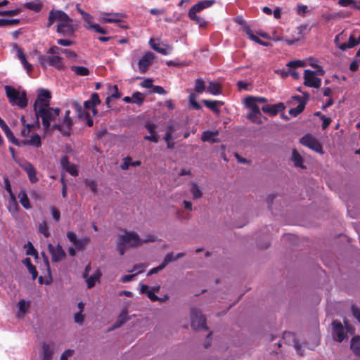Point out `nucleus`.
Here are the masks:
<instances>
[{
  "label": "nucleus",
  "mask_w": 360,
  "mask_h": 360,
  "mask_svg": "<svg viewBox=\"0 0 360 360\" xmlns=\"http://www.w3.org/2000/svg\"><path fill=\"white\" fill-rule=\"evenodd\" d=\"M55 22L57 23L56 32L63 36H72L77 29L74 20L61 10L50 11L46 27H50Z\"/></svg>",
  "instance_id": "obj_1"
},
{
  "label": "nucleus",
  "mask_w": 360,
  "mask_h": 360,
  "mask_svg": "<svg viewBox=\"0 0 360 360\" xmlns=\"http://www.w3.org/2000/svg\"><path fill=\"white\" fill-rule=\"evenodd\" d=\"M124 234L120 235L117 240V248L121 255H123L129 248H135L142 245V240L135 231L123 230Z\"/></svg>",
  "instance_id": "obj_2"
},
{
  "label": "nucleus",
  "mask_w": 360,
  "mask_h": 360,
  "mask_svg": "<svg viewBox=\"0 0 360 360\" xmlns=\"http://www.w3.org/2000/svg\"><path fill=\"white\" fill-rule=\"evenodd\" d=\"M37 118L40 117L42 120V125L46 131L51 129V122L56 120L60 113L59 108H52L51 106L45 108H38L34 112Z\"/></svg>",
  "instance_id": "obj_3"
},
{
  "label": "nucleus",
  "mask_w": 360,
  "mask_h": 360,
  "mask_svg": "<svg viewBox=\"0 0 360 360\" xmlns=\"http://www.w3.org/2000/svg\"><path fill=\"white\" fill-rule=\"evenodd\" d=\"M215 4V0H202L193 5L189 10L188 15L189 18L195 22L200 27H205L207 25V21L197 15L203 9L209 8Z\"/></svg>",
  "instance_id": "obj_4"
},
{
  "label": "nucleus",
  "mask_w": 360,
  "mask_h": 360,
  "mask_svg": "<svg viewBox=\"0 0 360 360\" xmlns=\"http://www.w3.org/2000/svg\"><path fill=\"white\" fill-rule=\"evenodd\" d=\"M6 96L12 105H18L24 108L27 105V98L25 91H19L11 86L6 85L4 87Z\"/></svg>",
  "instance_id": "obj_5"
},
{
  "label": "nucleus",
  "mask_w": 360,
  "mask_h": 360,
  "mask_svg": "<svg viewBox=\"0 0 360 360\" xmlns=\"http://www.w3.org/2000/svg\"><path fill=\"white\" fill-rule=\"evenodd\" d=\"M39 62L43 68H46L48 65H50L58 70H62L65 67L63 58L58 56H40Z\"/></svg>",
  "instance_id": "obj_6"
},
{
  "label": "nucleus",
  "mask_w": 360,
  "mask_h": 360,
  "mask_svg": "<svg viewBox=\"0 0 360 360\" xmlns=\"http://www.w3.org/2000/svg\"><path fill=\"white\" fill-rule=\"evenodd\" d=\"M51 98V95L49 91L44 89H40L34 103V111H37L38 108L49 107Z\"/></svg>",
  "instance_id": "obj_7"
},
{
  "label": "nucleus",
  "mask_w": 360,
  "mask_h": 360,
  "mask_svg": "<svg viewBox=\"0 0 360 360\" xmlns=\"http://www.w3.org/2000/svg\"><path fill=\"white\" fill-rule=\"evenodd\" d=\"M191 327L194 330L204 328L208 330L206 326V319L201 314V311L197 309H192L191 311Z\"/></svg>",
  "instance_id": "obj_8"
},
{
  "label": "nucleus",
  "mask_w": 360,
  "mask_h": 360,
  "mask_svg": "<svg viewBox=\"0 0 360 360\" xmlns=\"http://www.w3.org/2000/svg\"><path fill=\"white\" fill-rule=\"evenodd\" d=\"M73 121L72 117H64L61 123H54L51 127V130H58L63 136H70Z\"/></svg>",
  "instance_id": "obj_9"
},
{
  "label": "nucleus",
  "mask_w": 360,
  "mask_h": 360,
  "mask_svg": "<svg viewBox=\"0 0 360 360\" xmlns=\"http://www.w3.org/2000/svg\"><path fill=\"white\" fill-rule=\"evenodd\" d=\"M300 143L303 146H305L320 154H323V150L321 143L319 142V141L316 138H314L311 134H307V135L304 136L301 139Z\"/></svg>",
  "instance_id": "obj_10"
},
{
  "label": "nucleus",
  "mask_w": 360,
  "mask_h": 360,
  "mask_svg": "<svg viewBox=\"0 0 360 360\" xmlns=\"http://www.w3.org/2000/svg\"><path fill=\"white\" fill-rule=\"evenodd\" d=\"M321 79L316 77V72L305 70L304 72V84L309 87L318 89L321 86Z\"/></svg>",
  "instance_id": "obj_11"
},
{
  "label": "nucleus",
  "mask_w": 360,
  "mask_h": 360,
  "mask_svg": "<svg viewBox=\"0 0 360 360\" xmlns=\"http://www.w3.org/2000/svg\"><path fill=\"white\" fill-rule=\"evenodd\" d=\"M67 238L73 243L75 249L79 251L83 250L90 241V238L88 236L78 239L76 233L72 231L67 233Z\"/></svg>",
  "instance_id": "obj_12"
},
{
  "label": "nucleus",
  "mask_w": 360,
  "mask_h": 360,
  "mask_svg": "<svg viewBox=\"0 0 360 360\" xmlns=\"http://www.w3.org/2000/svg\"><path fill=\"white\" fill-rule=\"evenodd\" d=\"M155 55L150 51L146 52L139 60L138 68L139 71L141 74L146 73L148 68L152 65Z\"/></svg>",
  "instance_id": "obj_13"
},
{
  "label": "nucleus",
  "mask_w": 360,
  "mask_h": 360,
  "mask_svg": "<svg viewBox=\"0 0 360 360\" xmlns=\"http://www.w3.org/2000/svg\"><path fill=\"white\" fill-rule=\"evenodd\" d=\"M125 17L122 13H101L99 20L102 23L120 22Z\"/></svg>",
  "instance_id": "obj_14"
},
{
  "label": "nucleus",
  "mask_w": 360,
  "mask_h": 360,
  "mask_svg": "<svg viewBox=\"0 0 360 360\" xmlns=\"http://www.w3.org/2000/svg\"><path fill=\"white\" fill-rule=\"evenodd\" d=\"M48 250L51 255V259L53 262H58L66 257V254L60 244L53 246L50 243L48 245Z\"/></svg>",
  "instance_id": "obj_15"
},
{
  "label": "nucleus",
  "mask_w": 360,
  "mask_h": 360,
  "mask_svg": "<svg viewBox=\"0 0 360 360\" xmlns=\"http://www.w3.org/2000/svg\"><path fill=\"white\" fill-rule=\"evenodd\" d=\"M360 44V31H354L350 34L347 43H342L339 45V49L345 51L347 49L353 48Z\"/></svg>",
  "instance_id": "obj_16"
},
{
  "label": "nucleus",
  "mask_w": 360,
  "mask_h": 360,
  "mask_svg": "<svg viewBox=\"0 0 360 360\" xmlns=\"http://www.w3.org/2000/svg\"><path fill=\"white\" fill-rule=\"evenodd\" d=\"M333 333V335L336 341L341 342L347 337L344 332L343 326L341 322L335 320L332 323Z\"/></svg>",
  "instance_id": "obj_17"
},
{
  "label": "nucleus",
  "mask_w": 360,
  "mask_h": 360,
  "mask_svg": "<svg viewBox=\"0 0 360 360\" xmlns=\"http://www.w3.org/2000/svg\"><path fill=\"white\" fill-rule=\"evenodd\" d=\"M30 146L39 148L41 146V137L37 133L32 134L28 138L22 139L20 141V146Z\"/></svg>",
  "instance_id": "obj_18"
},
{
  "label": "nucleus",
  "mask_w": 360,
  "mask_h": 360,
  "mask_svg": "<svg viewBox=\"0 0 360 360\" xmlns=\"http://www.w3.org/2000/svg\"><path fill=\"white\" fill-rule=\"evenodd\" d=\"M73 106L77 112L78 117L81 120H86V124L88 127H92L94 125V121L91 117L89 112H85L84 113L82 111V106L78 103L75 102L73 103Z\"/></svg>",
  "instance_id": "obj_19"
},
{
  "label": "nucleus",
  "mask_w": 360,
  "mask_h": 360,
  "mask_svg": "<svg viewBox=\"0 0 360 360\" xmlns=\"http://www.w3.org/2000/svg\"><path fill=\"white\" fill-rule=\"evenodd\" d=\"M20 167L26 172L31 183L34 184L39 181L37 176V171L30 162H25L20 165Z\"/></svg>",
  "instance_id": "obj_20"
},
{
  "label": "nucleus",
  "mask_w": 360,
  "mask_h": 360,
  "mask_svg": "<svg viewBox=\"0 0 360 360\" xmlns=\"http://www.w3.org/2000/svg\"><path fill=\"white\" fill-rule=\"evenodd\" d=\"M285 106L283 103H278L274 105H265L262 108V110L264 112L274 116L285 110Z\"/></svg>",
  "instance_id": "obj_21"
},
{
  "label": "nucleus",
  "mask_w": 360,
  "mask_h": 360,
  "mask_svg": "<svg viewBox=\"0 0 360 360\" xmlns=\"http://www.w3.org/2000/svg\"><path fill=\"white\" fill-rule=\"evenodd\" d=\"M292 99L299 102V104L296 108H292L289 110V114L293 117H296L304 110L306 100H302V98L300 96H292Z\"/></svg>",
  "instance_id": "obj_22"
},
{
  "label": "nucleus",
  "mask_w": 360,
  "mask_h": 360,
  "mask_svg": "<svg viewBox=\"0 0 360 360\" xmlns=\"http://www.w3.org/2000/svg\"><path fill=\"white\" fill-rule=\"evenodd\" d=\"M101 103V100L99 98V96L97 93H93L91 95L90 99L86 101L84 103V107H82V111L84 113L85 112H89L91 107L93 105H98Z\"/></svg>",
  "instance_id": "obj_23"
},
{
  "label": "nucleus",
  "mask_w": 360,
  "mask_h": 360,
  "mask_svg": "<svg viewBox=\"0 0 360 360\" xmlns=\"http://www.w3.org/2000/svg\"><path fill=\"white\" fill-rule=\"evenodd\" d=\"M129 319V316H128V309L127 307H124L122 309L121 313L120 314L116 321L113 324L112 329H116L121 327Z\"/></svg>",
  "instance_id": "obj_24"
},
{
  "label": "nucleus",
  "mask_w": 360,
  "mask_h": 360,
  "mask_svg": "<svg viewBox=\"0 0 360 360\" xmlns=\"http://www.w3.org/2000/svg\"><path fill=\"white\" fill-rule=\"evenodd\" d=\"M53 354V349L51 346L43 342L41 345V352L40 354L41 360H51Z\"/></svg>",
  "instance_id": "obj_25"
},
{
  "label": "nucleus",
  "mask_w": 360,
  "mask_h": 360,
  "mask_svg": "<svg viewBox=\"0 0 360 360\" xmlns=\"http://www.w3.org/2000/svg\"><path fill=\"white\" fill-rule=\"evenodd\" d=\"M350 349L352 352L356 356L360 357V336L356 335L352 338L350 342Z\"/></svg>",
  "instance_id": "obj_26"
},
{
  "label": "nucleus",
  "mask_w": 360,
  "mask_h": 360,
  "mask_svg": "<svg viewBox=\"0 0 360 360\" xmlns=\"http://www.w3.org/2000/svg\"><path fill=\"white\" fill-rule=\"evenodd\" d=\"M8 210L12 214L18 213L20 210V207L13 193L10 195V198L8 199Z\"/></svg>",
  "instance_id": "obj_27"
},
{
  "label": "nucleus",
  "mask_w": 360,
  "mask_h": 360,
  "mask_svg": "<svg viewBox=\"0 0 360 360\" xmlns=\"http://www.w3.org/2000/svg\"><path fill=\"white\" fill-rule=\"evenodd\" d=\"M17 56L19 60L21 61L22 65L27 70V72H30L32 70V65L27 62L25 54L24 53L22 49L18 48Z\"/></svg>",
  "instance_id": "obj_28"
},
{
  "label": "nucleus",
  "mask_w": 360,
  "mask_h": 360,
  "mask_svg": "<svg viewBox=\"0 0 360 360\" xmlns=\"http://www.w3.org/2000/svg\"><path fill=\"white\" fill-rule=\"evenodd\" d=\"M202 103L205 105L212 110L214 112L219 114L220 110L218 108V105H222L223 102L219 101H209V100H203Z\"/></svg>",
  "instance_id": "obj_29"
},
{
  "label": "nucleus",
  "mask_w": 360,
  "mask_h": 360,
  "mask_svg": "<svg viewBox=\"0 0 360 360\" xmlns=\"http://www.w3.org/2000/svg\"><path fill=\"white\" fill-rule=\"evenodd\" d=\"M101 276V273L98 270H97L94 274L91 275L90 276H87L86 278H84L86 282L87 288H93L95 285L96 282L99 280Z\"/></svg>",
  "instance_id": "obj_30"
},
{
  "label": "nucleus",
  "mask_w": 360,
  "mask_h": 360,
  "mask_svg": "<svg viewBox=\"0 0 360 360\" xmlns=\"http://www.w3.org/2000/svg\"><path fill=\"white\" fill-rule=\"evenodd\" d=\"M218 135V131H204L201 136V140L204 142L208 141L212 143L217 142V140L215 137Z\"/></svg>",
  "instance_id": "obj_31"
},
{
  "label": "nucleus",
  "mask_w": 360,
  "mask_h": 360,
  "mask_svg": "<svg viewBox=\"0 0 360 360\" xmlns=\"http://www.w3.org/2000/svg\"><path fill=\"white\" fill-rule=\"evenodd\" d=\"M22 264H25L29 272L32 274V278L35 280L37 277L38 273L35 266L32 264L31 259L29 257H26L22 260Z\"/></svg>",
  "instance_id": "obj_32"
},
{
  "label": "nucleus",
  "mask_w": 360,
  "mask_h": 360,
  "mask_svg": "<svg viewBox=\"0 0 360 360\" xmlns=\"http://www.w3.org/2000/svg\"><path fill=\"white\" fill-rule=\"evenodd\" d=\"M141 293L146 294L148 297L152 301V302H156L160 300L151 290L148 289V287L145 285L142 284L140 289Z\"/></svg>",
  "instance_id": "obj_33"
},
{
  "label": "nucleus",
  "mask_w": 360,
  "mask_h": 360,
  "mask_svg": "<svg viewBox=\"0 0 360 360\" xmlns=\"http://www.w3.org/2000/svg\"><path fill=\"white\" fill-rule=\"evenodd\" d=\"M245 104L248 108H250V112L256 111V112H259V110H260L259 106L257 105V103L255 102V96H248L245 100Z\"/></svg>",
  "instance_id": "obj_34"
},
{
  "label": "nucleus",
  "mask_w": 360,
  "mask_h": 360,
  "mask_svg": "<svg viewBox=\"0 0 360 360\" xmlns=\"http://www.w3.org/2000/svg\"><path fill=\"white\" fill-rule=\"evenodd\" d=\"M70 70L77 76H87L90 74L89 70L83 66L72 65Z\"/></svg>",
  "instance_id": "obj_35"
},
{
  "label": "nucleus",
  "mask_w": 360,
  "mask_h": 360,
  "mask_svg": "<svg viewBox=\"0 0 360 360\" xmlns=\"http://www.w3.org/2000/svg\"><path fill=\"white\" fill-rule=\"evenodd\" d=\"M18 198L20 202L25 209L29 210L32 207L25 191H20L18 193Z\"/></svg>",
  "instance_id": "obj_36"
},
{
  "label": "nucleus",
  "mask_w": 360,
  "mask_h": 360,
  "mask_svg": "<svg viewBox=\"0 0 360 360\" xmlns=\"http://www.w3.org/2000/svg\"><path fill=\"white\" fill-rule=\"evenodd\" d=\"M24 6L25 8L34 12H39L42 8V4L39 0H35L34 1L25 3Z\"/></svg>",
  "instance_id": "obj_37"
},
{
  "label": "nucleus",
  "mask_w": 360,
  "mask_h": 360,
  "mask_svg": "<svg viewBox=\"0 0 360 360\" xmlns=\"http://www.w3.org/2000/svg\"><path fill=\"white\" fill-rule=\"evenodd\" d=\"M141 164V161L136 160L131 161V158L127 157L123 159V163L121 165L120 167L123 170H126L129 169V167L131 165L132 167H138Z\"/></svg>",
  "instance_id": "obj_38"
},
{
  "label": "nucleus",
  "mask_w": 360,
  "mask_h": 360,
  "mask_svg": "<svg viewBox=\"0 0 360 360\" xmlns=\"http://www.w3.org/2000/svg\"><path fill=\"white\" fill-rule=\"evenodd\" d=\"M262 113L260 110L259 112L254 111V112H250L248 115L247 118L252 121L253 123L261 124H262V121L261 119Z\"/></svg>",
  "instance_id": "obj_39"
},
{
  "label": "nucleus",
  "mask_w": 360,
  "mask_h": 360,
  "mask_svg": "<svg viewBox=\"0 0 360 360\" xmlns=\"http://www.w3.org/2000/svg\"><path fill=\"white\" fill-rule=\"evenodd\" d=\"M190 191L193 199H199L202 196V192L200 187L195 182L191 183Z\"/></svg>",
  "instance_id": "obj_40"
},
{
  "label": "nucleus",
  "mask_w": 360,
  "mask_h": 360,
  "mask_svg": "<svg viewBox=\"0 0 360 360\" xmlns=\"http://www.w3.org/2000/svg\"><path fill=\"white\" fill-rule=\"evenodd\" d=\"M207 91L211 94L219 95L221 94V86L218 83L211 82L207 86Z\"/></svg>",
  "instance_id": "obj_41"
},
{
  "label": "nucleus",
  "mask_w": 360,
  "mask_h": 360,
  "mask_svg": "<svg viewBox=\"0 0 360 360\" xmlns=\"http://www.w3.org/2000/svg\"><path fill=\"white\" fill-rule=\"evenodd\" d=\"M149 44L150 45L151 48L158 53H160L163 55H167L169 53V51H168L169 47L168 46L165 47V48L161 47L159 44L154 43L153 39H150Z\"/></svg>",
  "instance_id": "obj_42"
},
{
  "label": "nucleus",
  "mask_w": 360,
  "mask_h": 360,
  "mask_svg": "<svg viewBox=\"0 0 360 360\" xmlns=\"http://www.w3.org/2000/svg\"><path fill=\"white\" fill-rule=\"evenodd\" d=\"M30 306V302H26L25 300H20L18 303L19 312L18 316L20 317L21 315H24Z\"/></svg>",
  "instance_id": "obj_43"
},
{
  "label": "nucleus",
  "mask_w": 360,
  "mask_h": 360,
  "mask_svg": "<svg viewBox=\"0 0 360 360\" xmlns=\"http://www.w3.org/2000/svg\"><path fill=\"white\" fill-rule=\"evenodd\" d=\"M292 160L295 167L304 168L302 158L296 150H292Z\"/></svg>",
  "instance_id": "obj_44"
},
{
  "label": "nucleus",
  "mask_w": 360,
  "mask_h": 360,
  "mask_svg": "<svg viewBox=\"0 0 360 360\" xmlns=\"http://www.w3.org/2000/svg\"><path fill=\"white\" fill-rule=\"evenodd\" d=\"M195 91L198 94H202L205 90V82L202 78L195 79Z\"/></svg>",
  "instance_id": "obj_45"
},
{
  "label": "nucleus",
  "mask_w": 360,
  "mask_h": 360,
  "mask_svg": "<svg viewBox=\"0 0 360 360\" xmlns=\"http://www.w3.org/2000/svg\"><path fill=\"white\" fill-rule=\"evenodd\" d=\"M39 232L42 233L44 237L48 238L50 236L49 226L46 221H43L39 225Z\"/></svg>",
  "instance_id": "obj_46"
},
{
  "label": "nucleus",
  "mask_w": 360,
  "mask_h": 360,
  "mask_svg": "<svg viewBox=\"0 0 360 360\" xmlns=\"http://www.w3.org/2000/svg\"><path fill=\"white\" fill-rule=\"evenodd\" d=\"M243 31L246 33V34L249 37V38L251 40L254 41L256 43L260 42V39L253 34L251 28L249 26L245 25L243 27Z\"/></svg>",
  "instance_id": "obj_47"
},
{
  "label": "nucleus",
  "mask_w": 360,
  "mask_h": 360,
  "mask_svg": "<svg viewBox=\"0 0 360 360\" xmlns=\"http://www.w3.org/2000/svg\"><path fill=\"white\" fill-rule=\"evenodd\" d=\"M243 31L246 33V34L249 37V38L251 40L254 41L256 43L260 42V39L253 34L251 28L249 26L245 25L243 27Z\"/></svg>",
  "instance_id": "obj_48"
},
{
  "label": "nucleus",
  "mask_w": 360,
  "mask_h": 360,
  "mask_svg": "<svg viewBox=\"0 0 360 360\" xmlns=\"http://www.w3.org/2000/svg\"><path fill=\"white\" fill-rule=\"evenodd\" d=\"M133 103L141 105L143 103L144 96L140 92H135L132 94Z\"/></svg>",
  "instance_id": "obj_49"
},
{
  "label": "nucleus",
  "mask_w": 360,
  "mask_h": 360,
  "mask_svg": "<svg viewBox=\"0 0 360 360\" xmlns=\"http://www.w3.org/2000/svg\"><path fill=\"white\" fill-rule=\"evenodd\" d=\"M82 18L84 20V22H86V24L84 25V27L87 30L91 29L92 27H91V25H94L96 24V23H94L92 21L93 16L91 15H90L89 13H87Z\"/></svg>",
  "instance_id": "obj_50"
},
{
  "label": "nucleus",
  "mask_w": 360,
  "mask_h": 360,
  "mask_svg": "<svg viewBox=\"0 0 360 360\" xmlns=\"http://www.w3.org/2000/svg\"><path fill=\"white\" fill-rule=\"evenodd\" d=\"M188 98H189V102L191 103V105L193 106V108L196 109V110H200L201 109V105L195 101L196 100V96L195 94L193 93H191L189 96H188Z\"/></svg>",
  "instance_id": "obj_51"
},
{
  "label": "nucleus",
  "mask_w": 360,
  "mask_h": 360,
  "mask_svg": "<svg viewBox=\"0 0 360 360\" xmlns=\"http://www.w3.org/2000/svg\"><path fill=\"white\" fill-rule=\"evenodd\" d=\"M85 184L90 188V190L94 193H97V183L94 180L86 179Z\"/></svg>",
  "instance_id": "obj_52"
},
{
  "label": "nucleus",
  "mask_w": 360,
  "mask_h": 360,
  "mask_svg": "<svg viewBox=\"0 0 360 360\" xmlns=\"http://www.w3.org/2000/svg\"><path fill=\"white\" fill-rule=\"evenodd\" d=\"M33 127L34 125L30 124H27L25 125L24 128L21 130V136L23 137V139L28 138L30 136L31 129Z\"/></svg>",
  "instance_id": "obj_53"
},
{
  "label": "nucleus",
  "mask_w": 360,
  "mask_h": 360,
  "mask_svg": "<svg viewBox=\"0 0 360 360\" xmlns=\"http://www.w3.org/2000/svg\"><path fill=\"white\" fill-rule=\"evenodd\" d=\"M176 259H175V255H174L173 252H169V253H167L165 258H164V260L162 262V264H164V266L166 267V266L172 262H174V261H176Z\"/></svg>",
  "instance_id": "obj_54"
},
{
  "label": "nucleus",
  "mask_w": 360,
  "mask_h": 360,
  "mask_svg": "<svg viewBox=\"0 0 360 360\" xmlns=\"http://www.w3.org/2000/svg\"><path fill=\"white\" fill-rule=\"evenodd\" d=\"M304 65V62L302 60H291L287 63V66L289 67L290 68L303 67Z\"/></svg>",
  "instance_id": "obj_55"
},
{
  "label": "nucleus",
  "mask_w": 360,
  "mask_h": 360,
  "mask_svg": "<svg viewBox=\"0 0 360 360\" xmlns=\"http://www.w3.org/2000/svg\"><path fill=\"white\" fill-rule=\"evenodd\" d=\"M51 212L53 218L56 221H58L60 219V211L54 206H51L50 207Z\"/></svg>",
  "instance_id": "obj_56"
},
{
  "label": "nucleus",
  "mask_w": 360,
  "mask_h": 360,
  "mask_svg": "<svg viewBox=\"0 0 360 360\" xmlns=\"http://www.w3.org/2000/svg\"><path fill=\"white\" fill-rule=\"evenodd\" d=\"M69 174L74 176H78L77 169L75 165L71 164L65 169Z\"/></svg>",
  "instance_id": "obj_57"
},
{
  "label": "nucleus",
  "mask_w": 360,
  "mask_h": 360,
  "mask_svg": "<svg viewBox=\"0 0 360 360\" xmlns=\"http://www.w3.org/2000/svg\"><path fill=\"white\" fill-rule=\"evenodd\" d=\"M146 267V266L143 264H135L133 266V269L131 270H129V272L136 271V274H139L145 271Z\"/></svg>",
  "instance_id": "obj_58"
},
{
  "label": "nucleus",
  "mask_w": 360,
  "mask_h": 360,
  "mask_svg": "<svg viewBox=\"0 0 360 360\" xmlns=\"http://www.w3.org/2000/svg\"><path fill=\"white\" fill-rule=\"evenodd\" d=\"M6 137L13 144L20 147V141L15 138L13 132L8 133V135H7Z\"/></svg>",
  "instance_id": "obj_59"
},
{
  "label": "nucleus",
  "mask_w": 360,
  "mask_h": 360,
  "mask_svg": "<svg viewBox=\"0 0 360 360\" xmlns=\"http://www.w3.org/2000/svg\"><path fill=\"white\" fill-rule=\"evenodd\" d=\"M145 128L150 133V134H157V132L155 131L156 125L155 124L152 123V122H147L145 124Z\"/></svg>",
  "instance_id": "obj_60"
},
{
  "label": "nucleus",
  "mask_w": 360,
  "mask_h": 360,
  "mask_svg": "<svg viewBox=\"0 0 360 360\" xmlns=\"http://www.w3.org/2000/svg\"><path fill=\"white\" fill-rule=\"evenodd\" d=\"M74 321L75 323L82 325L84 321V315L81 312H77L74 316Z\"/></svg>",
  "instance_id": "obj_61"
},
{
  "label": "nucleus",
  "mask_w": 360,
  "mask_h": 360,
  "mask_svg": "<svg viewBox=\"0 0 360 360\" xmlns=\"http://www.w3.org/2000/svg\"><path fill=\"white\" fill-rule=\"evenodd\" d=\"M91 27H92L91 30H94L96 32L103 34H107V30H105L103 27H101L98 24L96 23L94 25H91Z\"/></svg>",
  "instance_id": "obj_62"
},
{
  "label": "nucleus",
  "mask_w": 360,
  "mask_h": 360,
  "mask_svg": "<svg viewBox=\"0 0 360 360\" xmlns=\"http://www.w3.org/2000/svg\"><path fill=\"white\" fill-rule=\"evenodd\" d=\"M298 15H304L308 12V7L305 5H299L296 8Z\"/></svg>",
  "instance_id": "obj_63"
},
{
  "label": "nucleus",
  "mask_w": 360,
  "mask_h": 360,
  "mask_svg": "<svg viewBox=\"0 0 360 360\" xmlns=\"http://www.w3.org/2000/svg\"><path fill=\"white\" fill-rule=\"evenodd\" d=\"M73 354H74V350L73 349H66L61 354L60 360H68V357L72 356L73 355Z\"/></svg>",
  "instance_id": "obj_64"
}]
</instances>
